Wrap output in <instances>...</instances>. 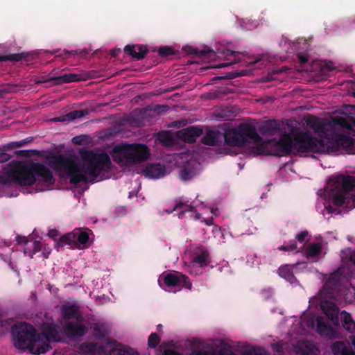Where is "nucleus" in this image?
I'll use <instances>...</instances> for the list:
<instances>
[{
  "label": "nucleus",
  "mask_w": 355,
  "mask_h": 355,
  "mask_svg": "<svg viewBox=\"0 0 355 355\" xmlns=\"http://www.w3.org/2000/svg\"><path fill=\"white\" fill-rule=\"evenodd\" d=\"M182 217V213H180L179 214V218H181Z\"/></svg>",
  "instance_id": "obj_41"
},
{
  "label": "nucleus",
  "mask_w": 355,
  "mask_h": 355,
  "mask_svg": "<svg viewBox=\"0 0 355 355\" xmlns=\"http://www.w3.org/2000/svg\"><path fill=\"white\" fill-rule=\"evenodd\" d=\"M129 144L121 143L115 145L111 152L114 161L121 166H128L131 165Z\"/></svg>",
  "instance_id": "obj_14"
},
{
  "label": "nucleus",
  "mask_w": 355,
  "mask_h": 355,
  "mask_svg": "<svg viewBox=\"0 0 355 355\" xmlns=\"http://www.w3.org/2000/svg\"><path fill=\"white\" fill-rule=\"evenodd\" d=\"M202 130L198 128L189 127L179 131L178 135L188 142H193L196 137L202 135Z\"/></svg>",
  "instance_id": "obj_17"
},
{
  "label": "nucleus",
  "mask_w": 355,
  "mask_h": 355,
  "mask_svg": "<svg viewBox=\"0 0 355 355\" xmlns=\"http://www.w3.org/2000/svg\"><path fill=\"white\" fill-rule=\"evenodd\" d=\"M299 58L302 63L306 62L308 60V58L304 55H300Z\"/></svg>",
  "instance_id": "obj_36"
},
{
  "label": "nucleus",
  "mask_w": 355,
  "mask_h": 355,
  "mask_svg": "<svg viewBox=\"0 0 355 355\" xmlns=\"http://www.w3.org/2000/svg\"><path fill=\"white\" fill-rule=\"evenodd\" d=\"M216 141L215 132L209 131L207 134V137L205 138V142L207 144H213Z\"/></svg>",
  "instance_id": "obj_32"
},
{
  "label": "nucleus",
  "mask_w": 355,
  "mask_h": 355,
  "mask_svg": "<svg viewBox=\"0 0 355 355\" xmlns=\"http://www.w3.org/2000/svg\"><path fill=\"white\" fill-rule=\"evenodd\" d=\"M20 59V57L18 55H12V58H9V60H19Z\"/></svg>",
  "instance_id": "obj_38"
},
{
  "label": "nucleus",
  "mask_w": 355,
  "mask_h": 355,
  "mask_svg": "<svg viewBox=\"0 0 355 355\" xmlns=\"http://www.w3.org/2000/svg\"><path fill=\"white\" fill-rule=\"evenodd\" d=\"M308 236V232L306 231L302 232L296 236L297 243L300 245L298 246L295 243H291L290 245H282L279 248L280 250L288 251V252H297V250L302 248L304 245L306 238Z\"/></svg>",
  "instance_id": "obj_19"
},
{
  "label": "nucleus",
  "mask_w": 355,
  "mask_h": 355,
  "mask_svg": "<svg viewBox=\"0 0 355 355\" xmlns=\"http://www.w3.org/2000/svg\"><path fill=\"white\" fill-rule=\"evenodd\" d=\"M51 251V249L50 247L46 246V245L44 246V252H43V254H44L45 258L48 257V256L50 254Z\"/></svg>",
  "instance_id": "obj_33"
},
{
  "label": "nucleus",
  "mask_w": 355,
  "mask_h": 355,
  "mask_svg": "<svg viewBox=\"0 0 355 355\" xmlns=\"http://www.w3.org/2000/svg\"><path fill=\"white\" fill-rule=\"evenodd\" d=\"M56 83L61 84L65 83L76 82L80 80L78 75L76 73H67L60 76L55 79Z\"/></svg>",
  "instance_id": "obj_27"
},
{
  "label": "nucleus",
  "mask_w": 355,
  "mask_h": 355,
  "mask_svg": "<svg viewBox=\"0 0 355 355\" xmlns=\"http://www.w3.org/2000/svg\"><path fill=\"white\" fill-rule=\"evenodd\" d=\"M48 235L50 238L54 239L55 241H59V245H62L66 244L64 241H62L61 239L63 236L60 235V233L55 230H51L49 231Z\"/></svg>",
  "instance_id": "obj_30"
},
{
  "label": "nucleus",
  "mask_w": 355,
  "mask_h": 355,
  "mask_svg": "<svg viewBox=\"0 0 355 355\" xmlns=\"http://www.w3.org/2000/svg\"><path fill=\"white\" fill-rule=\"evenodd\" d=\"M47 164L61 176L69 178L75 184L101 180L105 173L111 168L107 154L87 150H80L79 157H64L60 155H53L47 158Z\"/></svg>",
  "instance_id": "obj_2"
},
{
  "label": "nucleus",
  "mask_w": 355,
  "mask_h": 355,
  "mask_svg": "<svg viewBox=\"0 0 355 355\" xmlns=\"http://www.w3.org/2000/svg\"><path fill=\"white\" fill-rule=\"evenodd\" d=\"M73 142L76 144L81 143V138L80 137H75L73 138Z\"/></svg>",
  "instance_id": "obj_37"
},
{
  "label": "nucleus",
  "mask_w": 355,
  "mask_h": 355,
  "mask_svg": "<svg viewBox=\"0 0 355 355\" xmlns=\"http://www.w3.org/2000/svg\"><path fill=\"white\" fill-rule=\"evenodd\" d=\"M332 352L336 355H345L346 348L343 343H336L332 346Z\"/></svg>",
  "instance_id": "obj_29"
},
{
  "label": "nucleus",
  "mask_w": 355,
  "mask_h": 355,
  "mask_svg": "<svg viewBox=\"0 0 355 355\" xmlns=\"http://www.w3.org/2000/svg\"><path fill=\"white\" fill-rule=\"evenodd\" d=\"M7 159L6 155L5 154H0V162H3Z\"/></svg>",
  "instance_id": "obj_39"
},
{
  "label": "nucleus",
  "mask_w": 355,
  "mask_h": 355,
  "mask_svg": "<svg viewBox=\"0 0 355 355\" xmlns=\"http://www.w3.org/2000/svg\"><path fill=\"white\" fill-rule=\"evenodd\" d=\"M61 240L64 241L67 245L74 244L78 248L83 249L89 246V238L86 232L76 229L73 232L63 235Z\"/></svg>",
  "instance_id": "obj_13"
},
{
  "label": "nucleus",
  "mask_w": 355,
  "mask_h": 355,
  "mask_svg": "<svg viewBox=\"0 0 355 355\" xmlns=\"http://www.w3.org/2000/svg\"><path fill=\"white\" fill-rule=\"evenodd\" d=\"M62 315L64 318L70 319L75 318L77 320V324H70L68 327V334L73 336H82L85 331L86 329L78 321L79 318V309L75 305L64 306L62 308Z\"/></svg>",
  "instance_id": "obj_11"
},
{
  "label": "nucleus",
  "mask_w": 355,
  "mask_h": 355,
  "mask_svg": "<svg viewBox=\"0 0 355 355\" xmlns=\"http://www.w3.org/2000/svg\"><path fill=\"white\" fill-rule=\"evenodd\" d=\"M320 306L329 320V322L326 324L324 318L320 317L317 319V330L321 334L329 338L335 336V333L332 327L333 325H337L338 323V309L334 303L327 300H322Z\"/></svg>",
  "instance_id": "obj_8"
},
{
  "label": "nucleus",
  "mask_w": 355,
  "mask_h": 355,
  "mask_svg": "<svg viewBox=\"0 0 355 355\" xmlns=\"http://www.w3.org/2000/svg\"><path fill=\"white\" fill-rule=\"evenodd\" d=\"M196 212H198L197 214L194 216L196 218H202L207 224H210L211 221L209 220V214H214V215H216V213L213 212V210L209 207H207L203 205H200V207H196Z\"/></svg>",
  "instance_id": "obj_22"
},
{
  "label": "nucleus",
  "mask_w": 355,
  "mask_h": 355,
  "mask_svg": "<svg viewBox=\"0 0 355 355\" xmlns=\"http://www.w3.org/2000/svg\"><path fill=\"white\" fill-rule=\"evenodd\" d=\"M324 196L329 203L322 211L324 216L335 212L331 204L336 207L344 205L347 209L355 207V180L343 175L331 177L327 184Z\"/></svg>",
  "instance_id": "obj_5"
},
{
  "label": "nucleus",
  "mask_w": 355,
  "mask_h": 355,
  "mask_svg": "<svg viewBox=\"0 0 355 355\" xmlns=\"http://www.w3.org/2000/svg\"><path fill=\"white\" fill-rule=\"evenodd\" d=\"M158 283L160 287L169 292H175L182 288H191L187 277L178 272L163 273L159 276Z\"/></svg>",
  "instance_id": "obj_9"
},
{
  "label": "nucleus",
  "mask_w": 355,
  "mask_h": 355,
  "mask_svg": "<svg viewBox=\"0 0 355 355\" xmlns=\"http://www.w3.org/2000/svg\"><path fill=\"white\" fill-rule=\"evenodd\" d=\"M87 112H85L84 110H76L72 111L67 114L63 118H56L54 119L53 121H72L76 119H79L83 117Z\"/></svg>",
  "instance_id": "obj_26"
},
{
  "label": "nucleus",
  "mask_w": 355,
  "mask_h": 355,
  "mask_svg": "<svg viewBox=\"0 0 355 355\" xmlns=\"http://www.w3.org/2000/svg\"><path fill=\"white\" fill-rule=\"evenodd\" d=\"M131 165L146 161L150 156L148 148L143 144H129Z\"/></svg>",
  "instance_id": "obj_15"
},
{
  "label": "nucleus",
  "mask_w": 355,
  "mask_h": 355,
  "mask_svg": "<svg viewBox=\"0 0 355 355\" xmlns=\"http://www.w3.org/2000/svg\"><path fill=\"white\" fill-rule=\"evenodd\" d=\"M23 241H18L19 243L25 242L26 247L24 249V253L30 257L39 252L42 247V244L39 241H27L26 238H22Z\"/></svg>",
  "instance_id": "obj_21"
},
{
  "label": "nucleus",
  "mask_w": 355,
  "mask_h": 355,
  "mask_svg": "<svg viewBox=\"0 0 355 355\" xmlns=\"http://www.w3.org/2000/svg\"><path fill=\"white\" fill-rule=\"evenodd\" d=\"M110 355H138L137 352L132 349H126L116 344L111 350Z\"/></svg>",
  "instance_id": "obj_25"
},
{
  "label": "nucleus",
  "mask_w": 355,
  "mask_h": 355,
  "mask_svg": "<svg viewBox=\"0 0 355 355\" xmlns=\"http://www.w3.org/2000/svg\"><path fill=\"white\" fill-rule=\"evenodd\" d=\"M192 209H193V207L190 205H189L187 202L183 201L182 199H179L178 201H176L173 209L172 210H171L170 211L171 212L173 211H178V210L182 209V211L191 212Z\"/></svg>",
  "instance_id": "obj_28"
},
{
  "label": "nucleus",
  "mask_w": 355,
  "mask_h": 355,
  "mask_svg": "<svg viewBox=\"0 0 355 355\" xmlns=\"http://www.w3.org/2000/svg\"><path fill=\"white\" fill-rule=\"evenodd\" d=\"M279 275L291 284L296 282L292 271V267L289 265H285L280 267L279 268Z\"/></svg>",
  "instance_id": "obj_23"
},
{
  "label": "nucleus",
  "mask_w": 355,
  "mask_h": 355,
  "mask_svg": "<svg viewBox=\"0 0 355 355\" xmlns=\"http://www.w3.org/2000/svg\"><path fill=\"white\" fill-rule=\"evenodd\" d=\"M184 265L189 272L198 275L210 262L208 250L203 246H192L184 253Z\"/></svg>",
  "instance_id": "obj_7"
},
{
  "label": "nucleus",
  "mask_w": 355,
  "mask_h": 355,
  "mask_svg": "<svg viewBox=\"0 0 355 355\" xmlns=\"http://www.w3.org/2000/svg\"><path fill=\"white\" fill-rule=\"evenodd\" d=\"M159 337L156 334H152L148 338V345L150 347H155L159 343Z\"/></svg>",
  "instance_id": "obj_31"
},
{
  "label": "nucleus",
  "mask_w": 355,
  "mask_h": 355,
  "mask_svg": "<svg viewBox=\"0 0 355 355\" xmlns=\"http://www.w3.org/2000/svg\"><path fill=\"white\" fill-rule=\"evenodd\" d=\"M144 175L148 178H160L166 173L165 168L161 164H150L144 171Z\"/></svg>",
  "instance_id": "obj_16"
},
{
  "label": "nucleus",
  "mask_w": 355,
  "mask_h": 355,
  "mask_svg": "<svg viewBox=\"0 0 355 355\" xmlns=\"http://www.w3.org/2000/svg\"><path fill=\"white\" fill-rule=\"evenodd\" d=\"M322 245L319 243H311L306 251V257L312 261H317L324 256Z\"/></svg>",
  "instance_id": "obj_18"
},
{
  "label": "nucleus",
  "mask_w": 355,
  "mask_h": 355,
  "mask_svg": "<svg viewBox=\"0 0 355 355\" xmlns=\"http://www.w3.org/2000/svg\"><path fill=\"white\" fill-rule=\"evenodd\" d=\"M350 259L355 264V252L351 255Z\"/></svg>",
  "instance_id": "obj_40"
},
{
  "label": "nucleus",
  "mask_w": 355,
  "mask_h": 355,
  "mask_svg": "<svg viewBox=\"0 0 355 355\" xmlns=\"http://www.w3.org/2000/svg\"><path fill=\"white\" fill-rule=\"evenodd\" d=\"M350 117L346 114L335 116L329 121H317L318 127L314 136H311V143L335 147L334 150L313 151V153H336L343 150L349 154H355V141L345 132L352 130L355 132V123H349Z\"/></svg>",
  "instance_id": "obj_3"
},
{
  "label": "nucleus",
  "mask_w": 355,
  "mask_h": 355,
  "mask_svg": "<svg viewBox=\"0 0 355 355\" xmlns=\"http://www.w3.org/2000/svg\"><path fill=\"white\" fill-rule=\"evenodd\" d=\"M191 157L190 153H185L177 155L174 157L178 164H184L183 165L184 169L180 173V178L182 180H189L198 173L199 164L196 160L190 159Z\"/></svg>",
  "instance_id": "obj_10"
},
{
  "label": "nucleus",
  "mask_w": 355,
  "mask_h": 355,
  "mask_svg": "<svg viewBox=\"0 0 355 355\" xmlns=\"http://www.w3.org/2000/svg\"><path fill=\"white\" fill-rule=\"evenodd\" d=\"M170 51H171L170 49H162L159 51L160 53L165 54V55L169 54Z\"/></svg>",
  "instance_id": "obj_35"
},
{
  "label": "nucleus",
  "mask_w": 355,
  "mask_h": 355,
  "mask_svg": "<svg viewBox=\"0 0 355 355\" xmlns=\"http://www.w3.org/2000/svg\"><path fill=\"white\" fill-rule=\"evenodd\" d=\"M6 173L10 181L23 186L35 184L40 191L49 189L55 181L46 166L41 163L13 162L9 164Z\"/></svg>",
  "instance_id": "obj_4"
},
{
  "label": "nucleus",
  "mask_w": 355,
  "mask_h": 355,
  "mask_svg": "<svg viewBox=\"0 0 355 355\" xmlns=\"http://www.w3.org/2000/svg\"><path fill=\"white\" fill-rule=\"evenodd\" d=\"M167 137H168V134L165 133V132L161 133V134L159 135V139L163 141L166 145H168L169 144L167 141H164V138Z\"/></svg>",
  "instance_id": "obj_34"
},
{
  "label": "nucleus",
  "mask_w": 355,
  "mask_h": 355,
  "mask_svg": "<svg viewBox=\"0 0 355 355\" xmlns=\"http://www.w3.org/2000/svg\"><path fill=\"white\" fill-rule=\"evenodd\" d=\"M244 355H250V354H249V353H247V354H244Z\"/></svg>",
  "instance_id": "obj_42"
},
{
  "label": "nucleus",
  "mask_w": 355,
  "mask_h": 355,
  "mask_svg": "<svg viewBox=\"0 0 355 355\" xmlns=\"http://www.w3.org/2000/svg\"><path fill=\"white\" fill-rule=\"evenodd\" d=\"M124 50L132 58L137 60L142 59L147 52L146 47L141 45H133L132 46H126Z\"/></svg>",
  "instance_id": "obj_20"
},
{
  "label": "nucleus",
  "mask_w": 355,
  "mask_h": 355,
  "mask_svg": "<svg viewBox=\"0 0 355 355\" xmlns=\"http://www.w3.org/2000/svg\"><path fill=\"white\" fill-rule=\"evenodd\" d=\"M225 139L228 144L244 147L248 153L256 155L282 156L287 153L295 154L334 149L332 146L327 147L323 144L311 143V136L307 133L284 134L278 141H263L257 135L255 128L248 124L227 130Z\"/></svg>",
  "instance_id": "obj_1"
},
{
  "label": "nucleus",
  "mask_w": 355,
  "mask_h": 355,
  "mask_svg": "<svg viewBox=\"0 0 355 355\" xmlns=\"http://www.w3.org/2000/svg\"><path fill=\"white\" fill-rule=\"evenodd\" d=\"M349 275V272H345V268L342 267L336 272H334L329 279L326 282L324 287L321 292L322 295H329L336 298L337 295L334 293V291L338 290V282H341Z\"/></svg>",
  "instance_id": "obj_12"
},
{
  "label": "nucleus",
  "mask_w": 355,
  "mask_h": 355,
  "mask_svg": "<svg viewBox=\"0 0 355 355\" xmlns=\"http://www.w3.org/2000/svg\"><path fill=\"white\" fill-rule=\"evenodd\" d=\"M14 345L19 349H28L35 354L45 353L49 348V342L57 340L58 327H51L46 334H36L34 327L21 323L12 328Z\"/></svg>",
  "instance_id": "obj_6"
},
{
  "label": "nucleus",
  "mask_w": 355,
  "mask_h": 355,
  "mask_svg": "<svg viewBox=\"0 0 355 355\" xmlns=\"http://www.w3.org/2000/svg\"><path fill=\"white\" fill-rule=\"evenodd\" d=\"M341 318L343 320V327L349 332L355 331V322L352 319L349 314L345 311L341 312Z\"/></svg>",
  "instance_id": "obj_24"
}]
</instances>
